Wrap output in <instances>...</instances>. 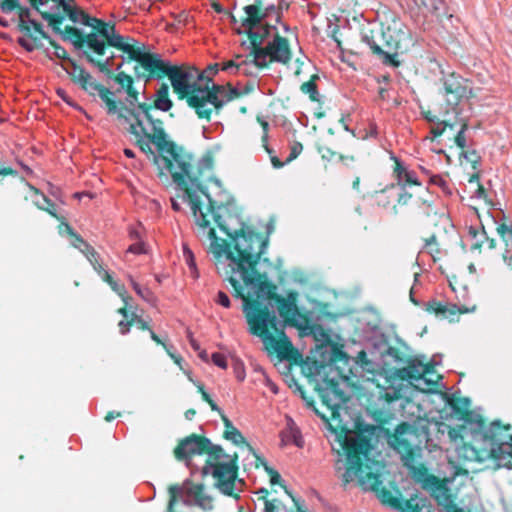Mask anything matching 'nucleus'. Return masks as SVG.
Instances as JSON below:
<instances>
[{"label":"nucleus","mask_w":512,"mask_h":512,"mask_svg":"<svg viewBox=\"0 0 512 512\" xmlns=\"http://www.w3.org/2000/svg\"><path fill=\"white\" fill-rule=\"evenodd\" d=\"M241 95H242V92L237 87H233L230 84L226 85L224 99H223V107L227 103L238 98Z\"/></svg>","instance_id":"57"},{"label":"nucleus","mask_w":512,"mask_h":512,"mask_svg":"<svg viewBox=\"0 0 512 512\" xmlns=\"http://www.w3.org/2000/svg\"><path fill=\"white\" fill-rule=\"evenodd\" d=\"M179 147L182 149L183 153L189 157V166L186 173L187 175H183V180L176 182L173 176L175 171H169L170 169L160 166L157 167L161 175L169 174L171 176L177 189L182 192L183 201L189 204L195 217L196 224L198 225V219H200V216H203L204 219H207V215L211 214L213 217V212L215 210H217L218 213H221L225 207L222 202H218L209 195L207 188L202 184L200 180V177L205 171L212 170L213 158L210 155L203 156L198 161L195 171L193 168V156L186 152L182 146Z\"/></svg>","instance_id":"4"},{"label":"nucleus","mask_w":512,"mask_h":512,"mask_svg":"<svg viewBox=\"0 0 512 512\" xmlns=\"http://www.w3.org/2000/svg\"><path fill=\"white\" fill-rule=\"evenodd\" d=\"M425 306L428 312H434L435 314L441 315H445L447 312H450V314H454L456 310L460 312H467V310H462L457 305H452V309L450 310L447 303L440 302L436 299L429 300L425 304Z\"/></svg>","instance_id":"38"},{"label":"nucleus","mask_w":512,"mask_h":512,"mask_svg":"<svg viewBox=\"0 0 512 512\" xmlns=\"http://www.w3.org/2000/svg\"><path fill=\"white\" fill-rule=\"evenodd\" d=\"M103 36L105 38L106 46L108 45L110 47L121 50L128 55L129 59H131V57L137 51V46L142 44L130 36L125 37L119 34L114 23L108 27L107 34Z\"/></svg>","instance_id":"22"},{"label":"nucleus","mask_w":512,"mask_h":512,"mask_svg":"<svg viewBox=\"0 0 512 512\" xmlns=\"http://www.w3.org/2000/svg\"><path fill=\"white\" fill-rule=\"evenodd\" d=\"M182 256H183V259H184L186 265L188 266V268L190 270L191 276L194 279H198L200 274H199V270H198V267L196 264L195 255H194L193 251L190 249V247L188 246V244H186V243H183V245H182Z\"/></svg>","instance_id":"40"},{"label":"nucleus","mask_w":512,"mask_h":512,"mask_svg":"<svg viewBox=\"0 0 512 512\" xmlns=\"http://www.w3.org/2000/svg\"><path fill=\"white\" fill-rule=\"evenodd\" d=\"M465 82L466 80L462 76L454 73L443 77L445 94L447 96H453L455 105H457L462 98H466L468 93H471V89L465 85Z\"/></svg>","instance_id":"27"},{"label":"nucleus","mask_w":512,"mask_h":512,"mask_svg":"<svg viewBox=\"0 0 512 512\" xmlns=\"http://www.w3.org/2000/svg\"><path fill=\"white\" fill-rule=\"evenodd\" d=\"M213 220L217 227L231 239L236 255L229 244L217 237L215 229L210 225V220L204 219L203 216L198 219V236L206 237L210 241L213 257L219 263L227 261L231 274H240L245 283H253L255 274L253 265H257L268 247L270 234L274 230L273 221L267 222L266 236L262 237L244 223H241L240 229H230L217 210L213 212Z\"/></svg>","instance_id":"3"},{"label":"nucleus","mask_w":512,"mask_h":512,"mask_svg":"<svg viewBox=\"0 0 512 512\" xmlns=\"http://www.w3.org/2000/svg\"><path fill=\"white\" fill-rule=\"evenodd\" d=\"M354 363L359 365L363 370L373 373L375 371V362L368 359L367 353L362 350L358 353Z\"/></svg>","instance_id":"49"},{"label":"nucleus","mask_w":512,"mask_h":512,"mask_svg":"<svg viewBox=\"0 0 512 512\" xmlns=\"http://www.w3.org/2000/svg\"><path fill=\"white\" fill-rule=\"evenodd\" d=\"M475 425L480 431L483 448L492 458L498 468L512 469V433L510 425H502L500 420H494L487 427L480 415H476Z\"/></svg>","instance_id":"8"},{"label":"nucleus","mask_w":512,"mask_h":512,"mask_svg":"<svg viewBox=\"0 0 512 512\" xmlns=\"http://www.w3.org/2000/svg\"><path fill=\"white\" fill-rule=\"evenodd\" d=\"M30 19V9L22 8L19 14V30L24 33L26 37H19L17 43L27 52H33L37 48H42L43 43L39 37L31 33V28L25 25V22Z\"/></svg>","instance_id":"26"},{"label":"nucleus","mask_w":512,"mask_h":512,"mask_svg":"<svg viewBox=\"0 0 512 512\" xmlns=\"http://www.w3.org/2000/svg\"><path fill=\"white\" fill-rule=\"evenodd\" d=\"M48 41L55 49L53 52V55L55 57H57L58 59L67 61L70 64V60H72V59L69 57L67 50L63 46H61L60 44H58L54 40H52L51 37H50V40H48Z\"/></svg>","instance_id":"55"},{"label":"nucleus","mask_w":512,"mask_h":512,"mask_svg":"<svg viewBox=\"0 0 512 512\" xmlns=\"http://www.w3.org/2000/svg\"><path fill=\"white\" fill-rule=\"evenodd\" d=\"M127 253H132L135 255H142L147 253L146 243L142 241H136L135 243L131 244L127 250Z\"/></svg>","instance_id":"58"},{"label":"nucleus","mask_w":512,"mask_h":512,"mask_svg":"<svg viewBox=\"0 0 512 512\" xmlns=\"http://www.w3.org/2000/svg\"><path fill=\"white\" fill-rule=\"evenodd\" d=\"M236 479L237 477L223 478L222 480H218L217 487L223 494L227 496H233L234 482Z\"/></svg>","instance_id":"52"},{"label":"nucleus","mask_w":512,"mask_h":512,"mask_svg":"<svg viewBox=\"0 0 512 512\" xmlns=\"http://www.w3.org/2000/svg\"><path fill=\"white\" fill-rule=\"evenodd\" d=\"M390 446L401 456L404 466L415 483H419L429 475L428 469L422 464H418V459L422 456L421 440L413 425L402 422L397 426L395 432L389 436Z\"/></svg>","instance_id":"7"},{"label":"nucleus","mask_w":512,"mask_h":512,"mask_svg":"<svg viewBox=\"0 0 512 512\" xmlns=\"http://www.w3.org/2000/svg\"><path fill=\"white\" fill-rule=\"evenodd\" d=\"M418 484L421 486L423 490L427 491L430 494V496L434 495V493L438 491V489L443 485L441 484L439 479L432 474L426 476Z\"/></svg>","instance_id":"46"},{"label":"nucleus","mask_w":512,"mask_h":512,"mask_svg":"<svg viewBox=\"0 0 512 512\" xmlns=\"http://www.w3.org/2000/svg\"><path fill=\"white\" fill-rule=\"evenodd\" d=\"M67 9L66 17H68L74 24H82L85 23V18L88 16V13L82 10L81 8L72 6L70 3L65 5Z\"/></svg>","instance_id":"45"},{"label":"nucleus","mask_w":512,"mask_h":512,"mask_svg":"<svg viewBox=\"0 0 512 512\" xmlns=\"http://www.w3.org/2000/svg\"><path fill=\"white\" fill-rule=\"evenodd\" d=\"M142 95L144 102L139 100V90L133 88L126 93L125 101H119L121 125L125 126L127 133L133 137L134 145L147 157L152 158L156 166L175 171L173 176L176 182L183 180V175H187L189 157L183 153L179 145L169 139L164 122L149 116L147 101L150 98L146 96L145 85Z\"/></svg>","instance_id":"2"},{"label":"nucleus","mask_w":512,"mask_h":512,"mask_svg":"<svg viewBox=\"0 0 512 512\" xmlns=\"http://www.w3.org/2000/svg\"><path fill=\"white\" fill-rule=\"evenodd\" d=\"M226 85L212 83L199 84L195 95L189 98L188 107L193 109L199 119L211 120L213 112L220 114Z\"/></svg>","instance_id":"10"},{"label":"nucleus","mask_w":512,"mask_h":512,"mask_svg":"<svg viewBox=\"0 0 512 512\" xmlns=\"http://www.w3.org/2000/svg\"><path fill=\"white\" fill-rule=\"evenodd\" d=\"M354 359L347 355L341 348L332 346L327 367L334 373L326 375L320 384V394L323 402L330 408H338L347 400L346 394L341 388V382L348 381L353 372Z\"/></svg>","instance_id":"6"},{"label":"nucleus","mask_w":512,"mask_h":512,"mask_svg":"<svg viewBox=\"0 0 512 512\" xmlns=\"http://www.w3.org/2000/svg\"><path fill=\"white\" fill-rule=\"evenodd\" d=\"M435 124L436 125L431 127L430 129L432 138H437L441 136L445 132L446 128H449L450 130H454L455 128V123H448L446 121L439 120Z\"/></svg>","instance_id":"51"},{"label":"nucleus","mask_w":512,"mask_h":512,"mask_svg":"<svg viewBox=\"0 0 512 512\" xmlns=\"http://www.w3.org/2000/svg\"><path fill=\"white\" fill-rule=\"evenodd\" d=\"M96 95L99 96L104 103L106 113L110 116H116V119L121 124L120 105L119 101L115 100L116 92L100 84V87L95 91V96Z\"/></svg>","instance_id":"29"},{"label":"nucleus","mask_w":512,"mask_h":512,"mask_svg":"<svg viewBox=\"0 0 512 512\" xmlns=\"http://www.w3.org/2000/svg\"><path fill=\"white\" fill-rule=\"evenodd\" d=\"M346 456L342 481L348 484L355 479L363 486L364 490L378 491L382 485L381 475L374 472H365L362 460L370 461L369 452L372 449L370 440L361 433L347 432L342 444Z\"/></svg>","instance_id":"5"},{"label":"nucleus","mask_w":512,"mask_h":512,"mask_svg":"<svg viewBox=\"0 0 512 512\" xmlns=\"http://www.w3.org/2000/svg\"><path fill=\"white\" fill-rule=\"evenodd\" d=\"M375 492L377 493L378 498L383 504L388 505L395 511L419 512L418 505L413 504L414 499L403 500L400 493H398V496H394L390 490H387L384 487H380L378 491Z\"/></svg>","instance_id":"24"},{"label":"nucleus","mask_w":512,"mask_h":512,"mask_svg":"<svg viewBox=\"0 0 512 512\" xmlns=\"http://www.w3.org/2000/svg\"><path fill=\"white\" fill-rule=\"evenodd\" d=\"M129 281L133 290L141 299L152 306H156L158 299L151 289L148 287H142L131 275H129Z\"/></svg>","instance_id":"37"},{"label":"nucleus","mask_w":512,"mask_h":512,"mask_svg":"<svg viewBox=\"0 0 512 512\" xmlns=\"http://www.w3.org/2000/svg\"><path fill=\"white\" fill-rule=\"evenodd\" d=\"M233 371H234L236 379L239 382L244 381V379L246 377L245 365H244L243 361L240 360L239 358H235L233 360Z\"/></svg>","instance_id":"56"},{"label":"nucleus","mask_w":512,"mask_h":512,"mask_svg":"<svg viewBox=\"0 0 512 512\" xmlns=\"http://www.w3.org/2000/svg\"><path fill=\"white\" fill-rule=\"evenodd\" d=\"M68 33L70 36L64 37V41L70 42L81 58L104 75L112 74L111 67L115 55L101 59L106 55L107 50L104 36L97 32H86L77 27L69 29Z\"/></svg>","instance_id":"9"},{"label":"nucleus","mask_w":512,"mask_h":512,"mask_svg":"<svg viewBox=\"0 0 512 512\" xmlns=\"http://www.w3.org/2000/svg\"><path fill=\"white\" fill-rule=\"evenodd\" d=\"M393 371L395 372V377L410 383L424 381L427 384H433L432 381H428L425 378L426 374L431 373L430 365H424L417 357L409 355L406 364L401 368H393Z\"/></svg>","instance_id":"19"},{"label":"nucleus","mask_w":512,"mask_h":512,"mask_svg":"<svg viewBox=\"0 0 512 512\" xmlns=\"http://www.w3.org/2000/svg\"><path fill=\"white\" fill-rule=\"evenodd\" d=\"M285 493L291 498V500L293 501L295 507H296V512H306L304 510V507H305V501L299 497V496H295L292 491H288L286 488H285Z\"/></svg>","instance_id":"64"},{"label":"nucleus","mask_w":512,"mask_h":512,"mask_svg":"<svg viewBox=\"0 0 512 512\" xmlns=\"http://www.w3.org/2000/svg\"><path fill=\"white\" fill-rule=\"evenodd\" d=\"M245 17L240 20V26L248 35L250 46L262 45L269 34L270 28L276 30V26L264 27L265 13H262V1L255 0V3L243 7Z\"/></svg>","instance_id":"13"},{"label":"nucleus","mask_w":512,"mask_h":512,"mask_svg":"<svg viewBox=\"0 0 512 512\" xmlns=\"http://www.w3.org/2000/svg\"><path fill=\"white\" fill-rule=\"evenodd\" d=\"M31 188L34 189L36 193L41 195V198L44 203V204H41L40 202H36L37 207L41 210L48 212L54 218L60 219V217L57 214V205L55 204V202L52 201L49 197H47L45 194L41 193L38 189H36L32 186H31Z\"/></svg>","instance_id":"44"},{"label":"nucleus","mask_w":512,"mask_h":512,"mask_svg":"<svg viewBox=\"0 0 512 512\" xmlns=\"http://www.w3.org/2000/svg\"><path fill=\"white\" fill-rule=\"evenodd\" d=\"M428 183L431 185L438 186L441 189V191L447 196H451L453 194L452 188L440 174L430 175Z\"/></svg>","instance_id":"48"},{"label":"nucleus","mask_w":512,"mask_h":512,"mask_svg":"<svg viewBox=\"0 0 512 512\" xmlns=\"http://www.w3.org/2000/svg\"><path fill=\"white\" fill-rule=\"evenodd\" d=\"M238 455L227 454L224 448L217 444L207 452V459L201 468V475H212L218 480L223 478H233L238 475Z\"/></svg>","instance_id":"12"},{"label":"nucleus","mask_w":512,"mask_h":512,"mask_svg":"<svg viewBox=\"0 0 512 512\" xmlns=\"http://www.w3.org/2000/svg\"><path fill=\"white\" fill-rule=\"evenodd\" d=\"M25 25L27 27H30L31 31L34 30V32L38 34V35H35L36 37H39L40 39L44 38V39L50 40V35L46 31H44L43 25L41 23H39L38 21H36L35 19H31V18L28 19L25 22Z\"/></svg>","instance_id":"53"},{"label":"nucleus","mask_w":512,"mask_h":512,"mask_svg":"<svg viewBox=\"0 0 512 512\" xmlns=\"http://www.w3.org/2000/svg\"><path fill=\"white\" fill-rule=\"evenodd\" d=\"M468 236L473 241L471 248L479 249L483 246L484 238H487V233L482 225L480 229L471 225L468 228Z\"/></svg>","instance_id":"43"},{"label":"nucleus","mask_w":512,"mask_h":512,"mask_svg":"<svg viewBox=\"0 0 512 512\" xmlns=\"http://www.w3.org/2000/svg\"><path fill=\"white\" fill-rule=\"evenodd\" d=\"M436 199V195H434L428 187L424 188L423 193L417 197L418 207L424 216L430 217L433 214H437L435 206Z\"/></svg>","instance_id":"31"},{"label":"nucleus","mask_w":512,"mask_h":512,"mask_svg":"<svg viewBox=\"0 0 512 512\" xmlns=\"http://www.w3.org/2000/svg\"><path fill=\"white\" fill-rule=\"evenodd\" d=\"M431 497L434 498L437 504L443 507L446 512H456V510L460 508L454 503L451 495L448 493L446 485H442Z\"/></svg>","instance_id":"33"},{"label":"nucleus","mask_w":512,"mask_h":512,"mask_svg":"<svg viewBox=\"0 0 512 512\" xmlns=\"http://www.w3.org/2000/svg\"><path fill=\"white\" fill-rule=\"evenodd\" d=\"M320 80L318 74H313L309 81L304 82L300 86V91L303 94L308 95L310 101L316 103H322V95L319 93L317 81Z\"/></svg>","instance_id":"34"},{"label":"nucleus","mask_w":512,"mask_h":512,"mask_svg":"<svg viewBox=\"0 0 512 512\" xmlns=\"http://www.w3.org/2000/svg\"><path fill=\"white\" fill-rule=\"evenodd\" d=\"M263 501V512H279V505L281 504V502L278 499L269 500L264 496Z\"/></svg>","instance_id":"63"},{"label":"nucleus","mask_w":512,"mask_h":512,"mask_svg":"<svg viewBox=\"0 0 512 512\" xmlns=\"http://www.w3.org/2000/svg\"><path fill=\"white\" fill-rule=\"evenodd\" d=\"M467 129H468L467 123H463L461 125L460 129L457 131V134L455 136V143L461 149H464L466 147L465 132Z\"/></svg>","instance_id":"61"},{"label":"nucleus","mask_w":512,"mask_h":512,"mask_svg":"<svg viewBox=\"0 0 512 512\" xmlns=\"http://www.w3.org/2000/svg\"><path fill=\"white\" fill-rule=\"evenodd\" d=\"M398 53L394 52L393 50H384V54H378L382 59V63L385 65H391L394 67H398L400 65V62L396 60V56Z\"/></svg>","instance_id":"54"},{"label":"nucleus","mask_w":512,"mask_h":512,"mask_svg":"<svg viewBox=\"0 0 512 512\" xmlns=\"http://www.w3.org/2000/svg\"><path fill=\"white\" fill-rule=\"evenodd\" d=\"M111 24V22H106L103 19L88 14V16L85 18L84 26L91 28V32H97L98 34L106 35L107 29Z\"/></svg>","instance_id":"41"},{"label":"nucleus","mask_w":512,"mask_h":512,"mask_svg":"<svg viewBox=\"0 0 512 512\" xmlns=\"http://www.w3.org/2000/svg\"><path fill=\"white\" fill-rule=\"evenodd\" d=\"M253 60L251 61L255 66L264 68L267 66V57L271 62L281 64H288L291 60V50L289 41L278 34H276L272 41H269L265 47L262 45L251 46Z\"/></svg>","instance_id":"14"},{"label":"nucleus","mask_w":512,"mask_h":512,"mask_svg":"<svg viewBox=\"0 0 512 512\" xmlns=\"http://www.w3.org/2000/svg\"><path fill=\"white\" fill-rule=\"evenodd\" d=\"M130 60L138 63L134 67L136 79L144 80L145 83L163 79L167 76L172 64L169 60L163 59L159 53L147 51L143 43L137 46V51Z\"/></svg>","instance_id":"11"},{"label":"nucleus","mask_w":512,"mask_h":512,"mask_svg":"<svg viewBox=\"0 0 512 512\" xmlns=\"http://www.w3.org/2000/svg\"><path fill=\"white\" fill-rule=\"evenodd\" d=\"M253 270L255 272L253 283L246 284L256 288L259 294L269 296V301L266 304H252L247 298H243V311L250 326L249 331L262 338L264 343H270L281 359H288L292 353L293 344L285 333V327H297L304 335H310L313 328L303 322L304 317L297 305L298 292L289 291L286 297L271 294L269 283L261 280L267 279L266 274L258 273L256 265H253Z\"/></svg>","instance_id":"1"},{"label":"nucleus","mask_w":512,"mask_h":512,"mask_svg":"<svg viewBox=\"0 0 512 512\" xmlns=\"http://www.w3.org/2000/svg\"><path fill=\"white\" fill-rule=\"evenodd\" d=\"M209 438L197 434H191L181 439L174 449L175 458L178 461H184L187 467H190L193 455L206 454L215 446Z\"/></svg>","instance_id":"17"},{"label":"nucleus","mask_w":512,"mask_h":512,"mask_svg":"<svg viewBox=\"0 0 512 512\" xmlns=\"http://www.w3.org/2000/svg\"><path fill=\"white\" fill-rule=\"evenodd\" d=\"M418 6H423L427 11L434 15L438 20L444 17L451 19L452 14H449L444 0H414Z\"/></svg>","instance_id":"30"},{"label":"nucleus","mask_w":512,"mask_h":512,"mask_svg":"<svg viewBox=\"0 0 512 512\" xmlns=\"http://www.w3.org/2000/svg\"><path fill=\"white\" fill-rule=\"evenodd\" d=\"M447 403L454 415H468L471 401L468 397H456L455 395L447 397Z\"/></svg>","instance_id":"35"},{"label":"nucleus","mask_w":512,"mask_h":512,"mask_svg":"<svg viewBox=\"0 0 512 512\" xmlns=\"http://www.w3.org/2000/svg\"><path fill=\"white\" fill-rule=\"evenodd\" d=\"M163 348L167 352V354L170 356V358L179 366H181V361L183 358L177 354L176 348L172 343L166 342L163 344Z\"/></svg>","instance_id":"60"},{"label":"nucleus","mask_w":512,"mask_h":512,"mask_svg":"<svg viewBox=\"0 0 512 512\" xmlns=\"http://www.w3.org/2000/svg\"><path fill=\"white\" fill-rule=\"evenodd\" d=\"M222 421L226 428L223 433L226 440L231 441L235 445L246 443L242 433L233 425L232 421L226 415H222Z\"/></svg>","instance_id":"36"},{"label":"nucleus","mask_w":512,"mask_h":512,"mask_svg":"<svg viewBox=\"0 0 512 512\" xmlns=\"http://www.w3.org/2000/svg\"><path fill=\"white\" fill-rule=\"evenodd\" d=\"M19 6V0H0V9L5 14L13 12Z\"/></svg>","instance_id":"59"},{"label":"nucleus","mask_w":512,"mask_h":512,"mask_svg":"<svg viewBox=\"0 0 512 512\" xmlns=\"http://www.w3.org/2000/svg\"><path fill=\"white\" fill-rule=\"evenodd\" d=\"M390 159L395 162L393 173L400 189L410 188L412 185L422 186L419 178L414 170H410L408 165L394 153L390 154Z\"/></svg>","instance_id":"23"},{"label":"nucleus","mask_w":512,"mask_h":512,"mask_svg":"<svg viewBox=\"0 0 512 512\" xmlns=\"http://www.w3.org/2000/svg\"><path fill=\"white\" fill-rule=\"evenodd\" d=\"M115 81L118 84V88L116 89V94L123 93L124 86L126 82L130 83V76L125 72L119 71L115 77Z\"/></svg>","instance_id":"62"},{"label":"nucleus","mask_w":512,"mask_h":512,"mask_svg":"<svg viewBox=\"0 0 512 512\" xmlns=\"http://www.w3.org/2000/svg\"><path fill=\"white\" fill-rule=\"evenodd\" d=\"M409 354L397 347L387 346L381 352V369L392 376H395L393 368H401L406 364Z\"/></svg>","instance_id":"25"},{"label":"nucleus","mask_w":512,"mask_h":512,"mask_svg":"<svg viewBox=\"0 0 512 512\" xmlns=\"http://www.w3.org/2000/svg\"><path fill=\"white\" fill-rule=\"evenodd\" d=\"M194 72H197V68L194 66L185 68L171 64L167 74L173 92L177 95L178 99L185 100L187 104L189 98L196 94L199 87V83L193 81Z\"/></svg>","instance_id":"15"},{"label":"nucleus","mask_w":512,"mask_h":512,"mask_svg":"<svg viewBox=\"0 0 512 512\" xmlns=\"http://www.w3.org/2000/svg\"><path fill=\"white\" fill-rule=\"evenodd\" d=\"M460 156L463 157L466 161L472 164L473 169H477L481 164V156L475 149L471 150H463L460 153Z\"/></svg>","instance_id":"50"},{"label":"nucleus","mask_w":512,"mask_h":512,"mask_svg":"<svg viewBox=\"0 0 512 512\" xmlns=\"http://www.w3.org/2000/svg\"><path fill=\"white\" fill-rule=\"evenodd\" d=\"M418 484L421 486L423 490L427 491L430 494V496L434 495V493L438 491V489L443 485L441 484L439 479L432 474L426 476Z\"/></svg>","instance_id":"47"},{"label":"nucleus","mask_w":512,"mask_h":512,"mask_svg":"<svg viewBox=\"0 0 512 512\" xmlns=\"http://www.w3.org/2000/svg\"><path fill=\"white\" fill-rule=\"evenodd\" d=\"M387 27L378 21L363 24L360 28V39L375 55L384 54L387 49Z\"/></svg>","instance_id":"18"},{"label":"nucleus","mask_w":512,"mask_h":512,"mask_svg":"<svg viewBox=\"0 0 512 512\" xmlns=\"http://www.w3.org/2000/svg\"><path fill=\"white\" fill-rule=\"evenodd\" d=\"M64 5H59L54 3L48 11H41L38 8V3L36 0H33L32 6L37 10V12L41 15L42 19L47 21L49 26L52 28L53 32L61 37L64 40V37H67L70 34L68 30L74 28L73 26H66L64 30L60 28V24L65 20L67 9Z\"/></svg>","instance_id":"21"},{"label":"nucleus","mask_w":512,"mask_h":512,"mask_svg":"<svg viewBox=\"0 0 512 512\" xmlns=\"http://www.w3.org/2000/svg\"><path fill=\"white\" fill-rule=\"evenodd\" d=\"M287 427V431H282L280 433L282 443L285 445L288 442H292L296 447L302 448L305 442L301 431L295 427L292 418H288Z\"/></svg>","instance_id":"32"},{"label":"nucleus","mask_w":512,"mask_h":512,"mask_svg":"<svg viewBox=\"0 0 512 512\" xmlns=\"http://www.w3.org/2000/svg\"><path fill=\"white\" fill-rule=\"evenodd\" d=\"M497 233L505 244L504 253L512 252V224L499 223L496 227Z\"/></svg>","instance_id":"42"},{"label":"nucleus","mask_w":512,"mask_h":512,"mask_svg":"<svg viewBox=\"0 0 512 512\" xmlns=\"http://www.w3.org/2000/svg\"><path fill=\"white\" fill-rule=\"evenodd\" d=\"M386 37L387 49L400 54L410 51L417 42L411 29L397 18L387 26Z\"/></svg>","instance_id":"16"},{"label":"nucleus","mask_w":512,"mask_h":512,"mask_svg":"<svg viewBox=\"0 0 512 512\" xmlns=\"http://www.w3.org/2000/svg\"><path fill=\"white\" fill-rule=\"evenodd\" d=\"M182 486H184V493L193 499V505L198 506L204 511L213 510L212 497L205 494L204 484L191 485V481L186 479Z\"/></svg>","instance_id":"28"},{"label":"nucleus","mask_w":512,"mask_h":512,"mask_svg":"<svg viewBox=\"0 0 512 512\" xmlns=\"http://www.w3.org/2000/svg\"><path fill=\"white\" fill-rule=\"evenodd\" d=\"M151 98H154L153 103L150 104L147 102V106L149 107V116H153V109L161 112H169L173 107V101L169 96H152Z\"/></svg>","instance_id":"39"},{"label":"nucleus","mask_w":512,"mask_h":512,"mask_svg":"<svg viewBox=\"0 0 512 512\" xmlns=\"http://www.w3.org/2000/svg\"><path fill=\"white\" fill-rule=\"evenodd\" d=\"M65 72L72 78V82L78 85L84 92L95 97V91L100 84L83 66H79L74 60H70V67L61 65Z\"/></svg>","instance_id":"20"}]
</instances>
